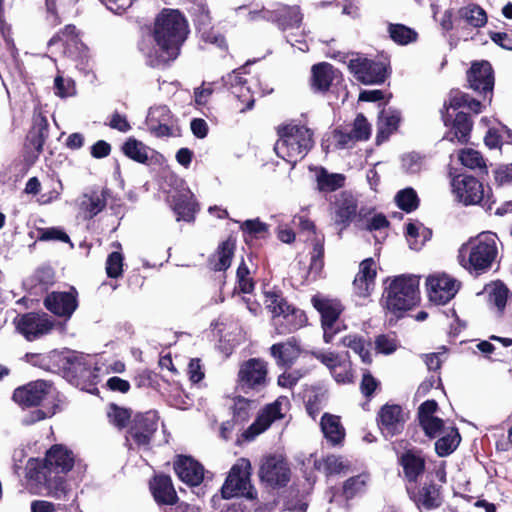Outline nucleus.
I'll return each instance as SVG.
<instances>
[{"label": "nucleus", "instance_id": "obj_1", "mask_svg": "<svg viewBox=\"0 0 512 512\" xmlns=\"http://www.w3.org/2000/svg\"><path fill=\"white\" fill-rule=\"evenodd\" d=\"M188 35V25L178 10L164 9L155 21L154 38L159 52L147 53L152 64L174 60Z\"/></svg>", "mask_w": 512, "mask_h": 512}, {"label": "nucleus", "instance_id": "obj_2", "mask_svg": "<svg viewBox=\"0 0 512 512\" xmlns=\"http://www.w3.org/2000/svg\"><path fill=\"white\" fill-rule=\"evenodd\" d=\"M497 255L496 234L482 232L460 246L457 259L459 264L469 272L481 274L492 267Z\"/></svg>", "mask_w": 512, "mask_h": 512}, {"label": "nucleus", "instance_id": "obj_3", "mask_svg": "<svg viewBox=\"0 0 512 512\" xmlns=\"http://www.w3.org/2000/svg\"><path fill=\"white\" fill-rule=\"evenodd\" d=\"M274 150L278 157L294 166L314 145L313 132L301 125L286 124L278 128Z\"/></svg>", "mask_w": 512, "mask_h": 512}, {"label": "nucleus", "instance_id": "obj_4", "mask_svg": "<svg viewBox=\"0 0 512 512\" xmlns=\"http://www.w3.org/2000/svg\"><path fill=\"white\" fill-rule=\"evenodd\" d=\"M419 301V279L416 276H397L385 288L383 305L398 315L412 309Z\"/></svg>", "mask_w": 512, "mask_h": 512}, {"label": "nucleus", "instance_id": "obj_5", "mask_svg": "<svg viewBox=\"0 0 512 512\" xmlns=\"http://www.w3.org/2000/svg\"><path fill=\"white\" fill-rule=\"evenodd\" d=\"M251 463L246 458H239L231 467L230 472L222 486L221 492L225 499L243 496L253 500L257 492L251 485Z\"/></svg>", "mask_w": 512, "mask_h": 512}, {"label": "nucleus", "instance_id": "obj_6", "mask_svg": "<svg viewBox=\"0 0 512 512\" xmlns=\"http://www.w3.org/2000/svg\"><path fill=\"white\" fill-rule=\"evenodd\" d=\"M39 467V459H29L26 464L27 479L34 482L37 488L45 489L47 495L64 499L68 492L64 478L49 470H39Z\"/></svg>", "mask_w": 512, "mask_h": 512}, {"label": "nucleus", "instance_id": "obj_7", "mask_svg": "<svg viewBox=\"0 0 512 512\" xmlns=\"http://www.w3.org/2000/svg\"><path fill=\"white\" fill-rule=\"evenodd\" d=\"M311 303L321 315L323 340L325 343H331L334 336L340 331L338 319L343 312V305L337 299L322 295H314L311 298Z\"/></svg>", "mask_w": 512, "mask_h": 512}, {"label": "nucleus", "instance_id": "obj_8", "mask_svg": "<svg viewBox=\"0 0 512 512\" xmlns=\"http://www.w3.org/2000/svg\"><path fill=\"white\" fill-rule=\"evenodd\" d=\"M268 384V365L259 358L244 361L238 371L237 386L244 392L263 390Z\"/></svg>", "mask_w": 512, "mask_h": 512}, {"label": "nucleus", "instance_id": "obj_9", "mask_svg": "<svg viewBox=\"0 0 512 512\" xmlns=\"http://www.w3.org/2000/svg\"><path fill=\"white\" fill-rule=\"evenodd\" d=\"M259 477L271 487H283L290 481L291 471L282 455L265 456L260 465Z\"/></svg>", "mask_w": 512, "mask_h": 512}, {"label": "nucleus", "instance_id": "obj_10", "mask_svg": "<svg viewBox=\"0 0 512 512\" xmlns=\"http://www.w3.org/2000/svg\"><path fill=\"white\" fill-rule=\"evenodd\" d=\"M290 408V400L286 396L278 397L273 403L267 405L259 414L255 422L245 433L247 439H252L264 432L270 425L282 419Z\"/></svg>", "mask_w": 512, "mask_h": 512}, {"label": "nucleus", "instance_id": "obj_11", "mask_svg": "<svg viewBox=\"0 0 512 512\" xmlns=\"http://www.w3.org/2000/svg\"><path fill=\"white\" fill-rule=\"evenodd\" d=\"M349 70L354 77L365 85L380 84L386 77V68L382 62L357 56L349 61Z\"/></svg>", "mask_w": 512, "mask_h": 512}, {"label": "nucleus", "instance_id": "obj_12", "mask_svg": "<svg viewBox=\"0 0 512 512\" xmlns=\"http://www.w3.org/2000/svg\"><path fill=\"white\" fill-rule=\"evenodd\" d=\"M451 184L456 198L464 205L480 204L484 199V186L473 176L458 175Z\"/></svg>", "mask_w": 512, "mask_h": 512}, {"label": "nucleus", "instance_id": "obj_13", "mask_svg": "<svg viewBox=\"0 0 512 512\" xmlns=\"http://www.w3.org/2000/svg\"><path fill=\"white\" fill-rule=\"evenodd\" d=\"M158 428V416L155 411H148L135 416L126 437L127 442L133 440L137 446H148Z\"/></svg>", "mask_w": 512, "mask_h": 512}, {"label": "nucleus", "instance_id": "obj_14", "mask_svg": "<svg viewBox=\"0 0 512 512\" xmlns=\"http://www.w3.org/2000/svg\"><path fill=\"white\" fill-rule=\"evenodd\" d=\"M16 329L27 340L32 341L48 334L53 323L46 314L26 313L15 318Z\"/></svg>", "mask_w": 512, "mask_h": 512}, {"label": "nucleus", "instance_id": "obj_15", "mask_svg": "<svg viewBox=\"0 0 512 512\" xmlns=\"http://www.w3.org/2000/svg\"><path fill=\"white\" fill-rule=\"evenodd\" d=\"M427 286L430 300L443 305L455 297L460 283L447 274H436L427 279Z\"/></svg>", "mask_w": 512, "mask_h": 512}, {"label": "nucleus", "instance_id": "obj_16", "mask_svg": "<svg viewBox=\"0 0 512 512\" xmlns=\"http://www.w3.org/2000/svg\"><path fill=\"white\" fill-rule=\"evenodd\" d=\"M51 390L52 386L49 383L38 380L16 388L12 398L23 408L37 406L47 399Z\"/></svg>", "mask_w": 512, "mask_h": 512}, {"label": "nucleus", "instance_id": "obj_17", "mask_svg": "<svg viewBox=\"0 0 512 512\" xmlns=\"http://www.w3.org/2000/svg\"><path fill=\"white\" fill-rule=\"evenodd\" d=\"M74 465L72 452L62 445L52 446L43 461L39 460V470H49L51 473H67Z\"/></svg>", "mask_w": 512, "mask_h": 512}, {"label": "nucleus", "instance_id": "obj_18", "mask_svg": "<svg viewBox=\"0 0 512 512\" xmlns=\"http://www.w3.org/2000/svg\"><path fill=\"white\" fill-rule=\"evenodd\" d=\"M146 124L148 130L157 137L173 134L174 118L165 105L151 107L146 118Z\"/></svg>", "mask_w": 512, "mask_h": 512}, {"label": "nucleus", "instance_id": "obj_19", "mask_svg": "<svg viewBox=\"0 0 512 512\" xmlns=\"http://www.w3.org/2000/svg\"><path fill=\"white\" fill-rule=\"evenodd\" d=\"M45 307L55 315L70 318L77 308V292H52L44 300Z\"/></svg>", "mask_w": 512, "mask_h": 512}, {"label": "nucleus", "instance_id": "obj_20", "mask_svg": "<svg viewBox=\"0 0 512 512\" xmlns=\"http://www.w3.org/2000/svg\"><path fill=\"white\" fill-rule=\"evenodd\" d=\"M405 417L399 405H385L378 414V424L383 435L393 437L402 432Z\"/></svg>", "mask_w": 512, "mask_h": 512}, {"label": "nucleus", "instance_id": "obj_21", "mask_svg": "<svg viewBox=\"0 0 512 512\" xmlns=\"http://www.w3.org/2000/svg\"><path fill=\"white\" fill-rule=\"evenodd\" d=\"M469 86L480 93L492 92L494 87V74L492 66L487 61L475 62L468 71Z\"/></svg>", "mask_w": 512, "mask_h": 512}, {"label": "nucleus", "instance_id": "obj_22", "mask_svg": "<svg viewBox=\"0 0 512 512\" xmlns=\"http://www.w3.org/2000/svg\"><path fill=\"white\" fill-rule=\"evenodd\" d=\"M357 201L348 192H341L332 205V219L335 224L341 225L340 232L346 228L357 213Z\"/></svg>", "mask_w": 512, "mask_h": 512}, {"label": "nucleus", "instance_id": "obj_23", "mask_svg": "<svg viewBox=\"0 0 512 512\" xmlns=\"http://www.w3.org/2000/svg\"><path fill=\"white\" fill-rule=\"evenodd\" d=\"M302 351L301 345L295 337L270 347V354L277 366L286 368H290L297 361Z\"/></svg>", "mask_w": 512, "mask_h": 512}, {"label": "nucleus", "instance_id": "obj_24", "mask_svg": "<svg viewBox=\"0 0 512 512\" xmlns=\"http://www.w3.org/2000/svg\"><path fill=\"white\" fill-rule=\"evenodd\" d=\"M376 263L372 258L364 259L359 265V271L353 281L355 293L359 297H368L375 285Z\"/></svg>", "mask_w": 512, "mask_h": 512}, {"label": "nucleus", "instance_id": "obj_25", "mask_svg": "<svg viewBox=\"0 0 512 512\" xmlns=\"http://www.w3.org/2000/svg\"><path fill=\"white\" fill-rule=\"evenodd\" d=\"M174 470L177 476L191 486L199 485L204 477L203 467L188 456H180L174 462Z\"/></svg>", "mask_w": 512, "mask_h": 512}, {"label": "nucleus", "instance_id": "obj_26", "mask_svg": "<svg viewBox=\"0 0 512 512\" xmlns=\"http://www.w3.org/2000/svg\"><path fill=\"white\" fill-rule=\"evenodd\" d=\"M307 317L305 313L288 305V309H284L283 315H280L274 321L276 332L279 335L289 334L306 325Z\"/></svg>", "mask_w": 512, "mask_h": 512}, {"label": "nucleus", "instance_id": "obj_27", "mask_svg": "<svg viewBox=\"0 0 512 512\" xmlns=\"http://www.w3.org/2000/svg\"><path fill=\"white\" fill-rule=\"evenodd\" d=\"M267 21L277 22L283 30L298 27L302 21V14L298 6H279L272 12L264 15Z\"/></svg>", "mask_w": 512, "mask_h": 512}, {"label": "nucleus", "instance_id": "obj_28", "mask_svg": "<svg viewBox=\"0 0 512 512\" xmlns=\"http://www.w3.org/2000/svg\"><path fill=\"white\" fill-rule=\"evenodd\" d=\"M150 489L158 504L173 505L178 499L169 476L159 475L154 477Z\"/></svg>", "mask_w": 512, "mask_h": 512}, {"label": "nucleus", "instance_id": "obj_29", "mask_svg": "<svg viewBox=\"0 0 512 512\" xmlns=\"http://www.w3.org/2000/svg\"><path fill=\"white\" fill-rule=\"evenodd\" d=\"M472 130V121L466 113H457L452 123V128L448 131L443 140H448L452 143L457 142L459 144H465L470 138Z\"/></svg>", "mask_w": 512, "mask_h": 512}, {"label": "nucleus", "instance_id": "obj_30", "mask_svg": "<svg viewBox=\"0 0 512 512\" xmlns=\"http://www.w3.org/2000/svg\"><path fill=\"white\" fill-rule=\"evenodd\" d=\"M80 213L85 219H91L99 214L106 206L104 192H91L83 194L78 200Z\"/></svg>", "mask_w": 512, "mask_h": 512}, {"label": "nucleus", "instance_id": "obj_31", "mask_svg": "<svg viewBox=\"0 0 512 512\" xmlns=\"http://www.w3.org/2000/svg\"><path fill=\"white\" fill-rule=\"evenodd\" d=\"M320 426L324 437L332 445H338L344 440L345 429L338 416L325 413L321 418Z\"/></svg>", "mask_w": 512, "mask_h": 512}, {"label": "nucleus", "instance_id": "obj_32", "mask_svg": "<svg viewBox=\"0 0 512 512\" xmlns=\"http://www.w3.org/2000/svg\"><path fill=\"white\" fill-rule=\"evenodd\" d=\"M316 470L324 473L327 477L345 474L349 470V463L341 456L328 455L314 461Z\"/></svg>", "mask_w": 512, "mask_h": 512}, {"label": "nucleus", "instance_id": "obj_33", "mask_svg": "<svg viewBox=\"0 0 512 512\" xmlns=\"http://www.w3.org/2000/svg\"><path fill=\"white\" fill-rule=\"evenodd\" d=\"M196 203L190 191H184L173 196V210L177 220L191 221L194 218Z\"/></svg>", "mask_w": 512, "mask_h": 512}, {"label": "nucleus", "instance_id": "obj_34", "mask_svg": "<svg viewBox=\"0 0 512 512\" xmlns=\"http://www.w3.org/2000/svg\"><path fill=\"white\" fill-rule=\"evenodd\" d=\"M401 465L403 467L406 478L410 482H415L417 478L424 472L425 459L423 456L414 451H407L401 457Z\"/></svg>", "mask_w": 512, "mask_h": 512}, {"label": "nucleus", "instance_id": "obj_35", "mask_svg": "<svg viewBox=\"0 0 512 512\" xmlns=\"http://www.w3.org/2000/svg\"><path fill=\"white\" fill-rule=\"evenodd\" d=\"M315 180L320 192H333L344 186L345 176L339 173H329L321 167L316 169Z\"/></svg>", "mask_w": 512, "mask_h": 512}, {"label": "nucleus", "instance_id": "obj_36", "mask_svg": "<svg viewBox=\"0 0 512 512\" xmlns=\"http://www.w3.org/2000/svg\"><path fill=\"white\" fill-rule=\"evenodd\" d=\"M341 343L343 346L350 348L353 352L358 354L363 363L371 364L370 341L357 334H349L342 338Z\"/></svg>", "mask_w": 512, "mask_h": 512}, {"label": "nucleus", "instance_id": "obj_37", "mask_svg": "<svg viewBox=\"0 0 512 512\" xmlns=\"http://www.w3.org/2000/svg\"><path fill=\"white\" fill-rule=\"evenodd\" d=\"M413 500L418 507L422 506L427 510L439 507L442 502L439 488L435 484L423 486Z\"/></svg>", "mask_w": 512, "mask_h": 512}, {"label": "nucleus", "instance_id": "obj_38", "mask_svg": "<svg viewBox=\"0 0 512 512\" xmlns=\"http://www.w3.org/2000/svg\"><path fill=\"white\" fill-rule=\"evenodd\" d=\"M334 78L332 65L320 63L312 67V87L317 91H327Z\"/></svg>", "mask_w": 512, "mask_h": 512}, {"label": "nucleus", "instance_id": "obj_39", "mask_svg": "<svg viewBox=\"0 0 512 512\" xmlns=\"http://www.w3.org/2000/svg\"><path fill=\"white\" fill-rule=\"evenodd\" d=\"M400 115L397 111L383 109L379 115L377 141L380 142L397 129Z\"/></svg>", "mask_w": 512, "mask_h": 512}, {"label": "nucleus", "instance_id": "obj_40", "mask_svg": "<svg viewBox=\"0 0 512 512\" xmlns=\"http://www.w3.org/2000/svg\"><path fill=\"white\" fill-rule=\"evenodd\" d=\"M488 303L494 306L499 313L505 309L509 290L502 282H493L485 287Z\"/></svg>", "mask_w": 512, "mask_h": 512}, {"label": "nucleus", "instance_id": "obj_41", "mask_svg": "<svg viewBox=\"0 0 512 512\" xmlns=\"http://www.w3.org/2000/svg\"><path fill=\"white\" fill-rule=\"evenodd\" d=\"M459 16L468 25L474 28H481L487 23L485 10L476 4H469L459 10Z\"/></svg>", "mask_w": 512, "mask_h": 512}, {"label": "nucleus", "instance_id": "obj_42", "mask_svg": "<svg viewBox=\"0 0 512 512\" xmlns=\"http://www.w3.org/2000/svg\"><path fill=\"white\" fill-rule=\"evenodd\" d=\"M458 159L463 166L471 170H479L482 173H487V165L482 154L472 148L462 149L459 152Z\"/></svg>", "mask_w": 512, "mask_h": 512}, {"label": "nucleus", "instance_id": "obj_43", "mask_svg": "<svg viewBox=\"0 0 512 512\" xmlns=\"http://www.w3.org/2000/svg\"><path fill=\"white\" fill-rule=\"evenodd\" d=\"M369 475L361 473L359 475L350 477L343 483L342 493L346 500H350L365 492Z\"/></svg>", "mask_w": 512, "mask_h": 512}, {"label": "nucleus", "instance_id": "obj_44", "mask_svg": "<svg viewBox=\"0 0 512 512\" xmlns=\"http://www.w3.org/2000/svg\"><path fill=\"white\" fill-rule=\"evenodd\" d=\"M123 153L130 159L145 164L149 160L150 149L142 142L129 138L122 146Z\"/></svg>", "mask_w": 512, "mask_h": 512}, {"label": "nucleus", "instance_id": "obj_45", "mask_svg": "<svg viewBox=\"0 0 512 512\" xmlns=\"http://www.w3.org/2000/svg\"><path fill=\"white\" fill-rule=\"evenodd\" d=\"M461 441L460 434L456 428H451L446 435L440 437L435 442L436 453L440 457L450 455Z\"/></svg>", "mask_w": 512, "mask_h": 512}, {"label": "nucleus", "instance_id": "obj_46", "mask_svg": "<svg viewBox=\"0 0 512 512\" xmlns=\"http://www.w3.org/2000/svg\"><path fill=\"white\" fill-rule=\"evenodd\" d=\"M468 101V94L463 93L459 90H452L449 93L448 99L444 102L443 108L441 109V118L445 124L448 126L451 121V115L449 114V109H458L461 107H465L466 102Z\"/></svg>", "mask_w": 512, "mask_h": 512}, {"label": "nucleus", "instance_id": "obj_47", "mask_svg": "<svg viewBox=\"0 0 512 512\" xmlns=\"http://www.w3.org/2000/svg\"><path fill=\"white\" fill-rule=\"evenodd\" d=\"M234 252V243L230 240L224 241L218 248L214 258L211 261L212 268L215 271L226 270L231 265Z\"/></svg>", "mask_w": 512, "mask_h": 512}, {"label": "nucleus", "instance_id": "obj_48", "mask_svg": "<svg viewBox=\"0 0 512 512\" xmlns=\"http://www.w3.org/2000/svg\"><path fill=\"white\" fill-rule=\"evenodd\" d=\"M512 132L506 127L490 128L485 137V145L490 149L500 148L504 142L511 140Z\"/></svg>", "mask_w": 512, "mask_h": 512}, {"label": "nucleus", "instance_id": "obj_49", "mask_svg": "<svg viewBox=\"0 0 512 512\" xmlns=\"http://www.w3.org/2000/svg\"><path fill=\"white\" fill-rule=\"evenodd\" d=\"M396 204L405 212H412L419 205V199L413 188H405L400 190L395 196Z\"/></svg>", "mask_w": 512, "mask_h": 512}, {"label": "nucleus", "instance_id": "obj_50", "mask_svg": "<svg viewBox=\"0 0 512 512\" xmlns=\"http://www.w3.org/2000/svg\"><path fill=\"white\" fill-rule=\"evenodd\" d=\"M389 34L392 40L400 45L409 44L417 38V33L414 30L402 24H391Z\"/></svg>", "mask_w": 512, "mask_h": 512}, {"label": "nucleus", "instance_id": "obj_51", "mask_svg": "<svg viewBox=\"0 0 512 512\" xmlns=\"http://www.w3.org/2000/svg\"><path fill=\"white\" fill-rule=\"evenodd\" d=\"M264 302L266 304V307L273 315V322L280 315H283L284 309L287 310L289 305L282 296L273 291L265 292Z\"/></svg>", "mask_w": 512, "mask_h": 512}, {"label": "nucleus", "instance_id": "obj_52", "mask_svg": "<svg viewBox=\"0 0 512 512\" xmlns=\"http://www.w3.org/2000/svg\"><path fill=\"white\" fill-rule=\"evenodd\" d=\"M324 246L323 243L320 241H317L314 244L313 251L311 253V260L309 265V271L308 275L312 276L313 279H315L317 276L320 275L323 266H324Z\"/></svg>", "mask_w": 512, "mask_h": 512}, {"label": "nucleus", "instance_id": "obj_53", "mask_svg": "<svg viewBox=\"0 0 512 512\" xmlns=\"http://www.w3.org/2000/svg\"><path fill=\"white\" fill-rule=\"evenodd\" d=\"M311 354L314 358L326 366L330 373L338 368L341 362L345 360L340 354L333 351L319 350L313 351Z\"/></svg>", "mask_w": 512, "mask_h": 512}, {"label": "nucleus", "instance_id": "obj_54", "mask_svg": "<svg viewBox=\"0 0 512 512\" xmlns=\"http://www.w3.org/2000/svg\"><path fill=\"white\" fill-rule=\"evenodd\" d=\"M123 255L121 252L114 251L108 255L106 260V273L110 278H118L123 272Z\"/></svg>", "mask_w": 512, "mask_h": 512}, {"label": "nucleus", "instance_id": "obj_55", "mask_svg": "<svg viewBox=\"0 0 512 512\" xmlns=\"http://www.w3.org/2000/svg\"><path fill=\"white\" fill-rule=\"evenodd\" d=\"M240 228L244 233L254 237L262 238L268 234V225L258 218L244 221Z\"/></svg>", "mask_w": 512, "mask_h": 512}, {"label": "nucleus", "instance_id": "obj_56", "mask_svg": "<svg viewBox=\"0 0 512 512\" xmlns=\"http://www.w3.org/2000/svg\"><path fill=\"white\" fill-rule=\"evenodd\" d=\"M107 416L110 423L118 428H123L130 418V413L127 409L111 404L109 406Z\"/></svg>", "mask_w": 512, "mask_h": 512}, {"label": "nucleus", "instance_id": "obj_57", "mask_svg": "<svg viewBox=\"0 0 512 512\" xmlns=\"http://www.w3.org/2000/svg\"><path fill=\"white\" fill-rule=\"evenodd\" d=\"M351 132L357 141L367 140L370 137L371 126L362 114L357 115Z\"/></svg>", "mask_w": 512, "mask_h": 512}, {"label": "nucleus", "instance_id": "obj_58", "mask_svg": "<svg viewBox=\"0 0 512 512\" xmlns=\"http://www.w3.org/2000/svg\"><path fill=\"white\" fill-rule=\"evenodd\" d=\"M424 166L423 158L416 153H409L402 158V168L410 174L418 173Z\"/></svg>", "mask_w": 512, "mask_h": 512}, {"label": "nucleus", "instance_id": "obj_59", "mask_svg": "<svg viewBox=\"0 0 512 512\" xmlns=\"http://www.w3.org/2000/svg\"><path fill=\"white\" fill-rule=\"evenodd\" d=\"M232 93L237 97V99L245 104L244 107L240 108L241 112H244L246 110H250L254 106L255 98L254 95L251 93L249 86H240L239 88L237 86L234 87V90H232Z\"/></svg>", "mask_w": 512, "mask_h": 512}, {"label": "nucleus", "instance_id": "obj_60", "mask_svg": "<svg viewBox=\"0 0 512 512\" xmlns=\"http://www.w3.org/2000/svg\"><path fill=\"white\" fill-rule=\"evenodd\" d=\"M375 349L381 354H392L397 349V342L394 337L390 335H379L375 339Z\"/></svg>", "mask_w": 512, "mask_h": 512}, {"label": "nucleus", "instance_id": "obj_61", "mask_svg": "<svg viewBox=\"0 0 512 512\" xmlns=\"http://www.w3.org/2000/svg\"><path fill=\"white\" fill-rule=\"evenodd\" d=\"M332 377L337 383H350L353 380V373L351 368V362L345 359L338 368L331 372Z\"/></svg>", "mask_w": 512, "mask_h": 512}, {"label": "nucleus", "instance_id": "obj_62", "mask_svg": "<svg viewBox=\"0 0 512 512\" xmlns=\"http://www.w3.org/2000/svg\"><path fill=\"white\" fill-rule=\"evenodd\" d=\"M38 239L40 241L57 240L64 243L70 242L69 236L61 229L56 227L40 229Z\"/></svg>", "mask_w": 512, "mask_h": 512}, {"label": "nucleus", "instance_id": "obj_63", "mask_svg": "<svg viewBox=\"0 0 512 512\" xmlns=\"http://www.w3.org/2000/svg\"><path fill=\"white\" fill-rule=\"evenodd\" d=\"M304 376V372L299 369L285 371L278 376L277 384L282 388L291 389Z\"/></svg>", "mask_w": 512, "mask_h": 512}, {"label": "nucleus", "instance_id": "obj_64", "mask_svg": "<svg viewBox=\"0 0 512 512\" xmlns=\"http://www.w3.org/2000/svg\"><path fill=\"white\" fill-rule=\"evenodd\" d=\"M420 425L422 426L427 436L434 438L441 433L443 429V420L434 416L426 420H422Z\"/></svg>", "mask_w": 512, "mask_h": 512}]
</instances>
